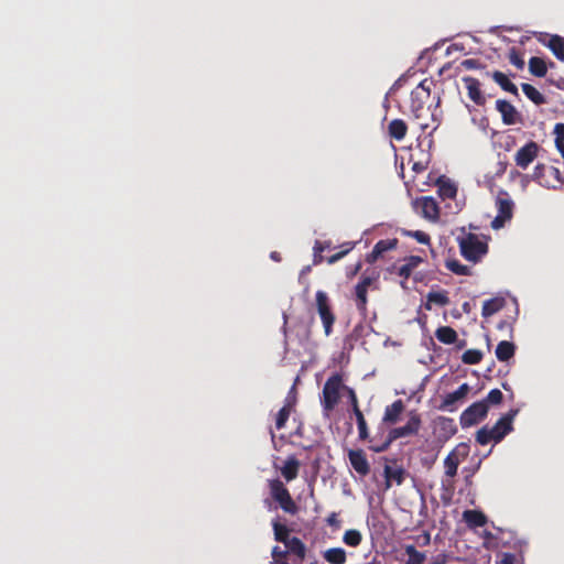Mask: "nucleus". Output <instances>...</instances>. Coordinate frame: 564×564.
Masks as SVG:
<instances>
[{"mask_svg":"<svg viewBox=\"0 0 564 564\" xmlns=\"http://www.w3.org/2000/svg\"><path fill=\"white\" fill-rule=\"evenodd\" d=\"M459 247L465 259L473 262L478 261L487 252V245L473 234L460 238Z\"/></svg>","mask_w":564,"mask_h":564,"instance_id":"obj_1","label":"nucleus"},{"mask_svg":"<svg viewBox=\"0 0 564 564\" xmlns=\"http://www.w3.org/2000/svg\"><path fill=\"white\" fill-rule=\"evenodd\" d=\"M316 308L322 319L325 335L329 336L332 333V326L335 322V316L330 311L329 299L324 291L316 292Z\"/></svg>","mask_w":564,"mask_h":564,"instance_id":"obj_2","label":"nucleus"},{"mask_svg":"<svg viewBox=\"0 0 564 564\" xmlns=\"http://www.w3.org/2000/svg\"><path fill=\"white\" fill-rule=\"evenodd\" d=\"M341 378L338 375L332 376L325 383L323 389V405L326 411H330L339 400V391L341 388Z\"/></svg>","mask_w":564,"mask_h":564,"instance_id":"obj_3","label":"nucleus"},{"mask_svg":"<svg viewBox=\"0 0 564 564\" xmlns=\"http://www.w3.org/2000/svg\"><path fill=\"white\" fill-rule=\"evenodd\" d=\"M269 486L272 497L279 502L280 507L285 512L295 513L296 506L284 485L280 480L274 479L270 481Z\"/></svg>","mask_w":564,"mask_h":564,"instance_id":"obj_4","label":"nucleus"},{"mask_svg":"<svg viewBox=\"0 0 564 564\" xmlns=\"http://www.w3.org/2000/svg\"><path fill=\"white\" fill-rule=\"evenodd\" d=\"M496 206L498 214L491 221V227L494 229H500L512 218L513 202L506 194L499 195L496 200Z\"/></svg>","mask_w":564,"mask_h":564,"instance_id":"obj_5","label":"nucleus"},{"mask_svg":"<svg viewBox=\"0 0 564 564\" xmlns=\"http://www.w3.org/2000/svg\"><path fill=\"white\" fill-rule=\"evenodd\" d=\"M421 425V420L419 415L415 413H411L410 417L404 426L395 427L390 431L388 442L380 448H377L376 451H383L386 449L389 444L400 437L410 436L413 434H416Z\"/></svg>","mask_w":564,"mask_h":564,"instance_id":"obj_6","label":"nucleus"},{"mask_svg":"<svg viewBox=\"0 0 564 564\" xmlns=\"http://www.w3.org/2000/svg\"><path fill=\"white\" fill-rule=\"evenodd\" d=\"M488 412L486 401H479L468 406L460 415V424L464 427H469L480 422Z\"/></svg>","mask_w":564,"mask_h":564,"instance_id":"obj_7","label":"nucleus"},{"mask_svg":"<svg viewBox=\"0 0 564 564\" xmlns=\"http://www.w3.org/2000/svg\"><path fill=\"white\" fill-rule=\"evenodd\" d=\"M517 414L518 410H511L502 417H500L492 427H490L494 434L495 443H499L507 434L513 430V420Z\"/></svg>","mask_w":564,"mask_h":564,"instance_id":"obj_8","label":"nucleus"},{"mask_svg":"<svg viewBox=\"0 0 564 564\" xmlns=\"http://www.w3.org/2000/svg\"><path fill=\"white\" fill-rule=\"evenodd\" d=\"M539 151L540 147L535 142H528L521 147L514 155L517 166L522 170L528 169V166L536 159Z\"/></svg>","mask_w":564,"mask_h":564,"instance_id":"obj_9","label":"nucleus"},{"mask_svg":"<svg viewBox=\"0 0 564 564\" xmlns=\"http://www.w3.org/2000/svg\"><path fill=\"white\" fill-rule=\"evenodd\" d=\"M415 210L424 218L435 221L438 218V206L432 197H421L414 202Z\"/></svg>","mask_w":564,"mask_h":564,"instance_id":"obj_10","label":"nucleus"},{"mask_svg":"<svg viewBox=\"0 0 564 564\" xmlns=\"http://www.w3.org/2000/svg\"><path fill=\"white\" fill-rule=\"evenodd\" d=\"M412 98V111L416 118L422 117L423 104L430 98V89L424 83H421L411 94Z\"/></svg>","mask_w":564,"mask_h":564,"instance_id":"obj_11","label":"nucleus"},{"mask_svg":"<svg viewBox=\"0 0 564 564\" xmlns=\"http://www.w3.org/2000/svg\"><path fill=\"white\" fill-rule=\"evenodd\" d=\"M496 108L501 113L502 121L506 124H516L519 122L520 116L510 102L506 100H497Z\"/></svg>","mask_w":564,"mask_h":564,"instance_id":"obj_12","label":"nucleus"},{"mask_svg":"<svg viewBox=\"0 0 564 564\" xmlns=\"http://www.w3.org/2000/svg\"><path fill=\"white\" fill-rule=\"evenodd\" d=\"M539 41L546 45L561 62H564L563 37L558 35H541Z\"/></svg>","mask_w":564,"mask_h":564,"instance_id":"obj_13","label":"nucleus"},{"mask_svg":"<svg viewBox=\"0 0 564 564\" xmlns=\"http://www.w3.org/2000/svg\"><path fill=\"white\" fill-rule=\"evenodd\" d=\"M348 457L350 465L358 474L365 476L369 473V464L362 451H349Z\"/></svg>","mask_w":564,"mask_h":564,"instance_id":"obj_14","label":"nucleus"},{"mask_svg":"<svg viewBox=\"0 0 564 564\" xmlns=\"http://www.w3.org/2000/svg\"><path fill=\"white\" fill-rule=\"evenodd\" d=\"M466 456V453L460 454L459 448L452 451L444 460V468L446 477L453 478L457 474L458 466Z\"/></svg>","mask_w":564,"mask_h":564,"instance_id":"obj_15","label":"nucleus"},{"mask_svg":"<svg viewBox=\"0 0 564 564\" xmlns=\"http://www.w3.org/2000/svg\"><path fill=\"white\" fill-rule=\"evenodd\" d=\"M397 243V239H386L378 241L375 245L372 251L367 256V261L370 263L376 262L386 251L394 249Z\"/></svg>","mask_w":564,"mask_h":564,"instance_id":"obj_16","label":"nucleus"},{"mask_svg":"<svg viewBox=\"0 0 564 564\" xmlns=\"http://www.w3.org/2000/svg\"><path fill=\"white\" fill-rule=\"evenodd\" d=\"M468 97L476 104V105H484L485 104V96L482 95L480 90V84L477 79L467 77L464 79Z\"/></svg>","mask_w":564,"mask_h":564,"instance_id":"obj_17","label":"nucleus"},{"mask_svg":"<svg viewBox=\"0 0 564 564\" xmlns=\"http://www.w3.org/2000/svg\"><path fill=\"white\" fill-rule=\"evenodd\" d=\"M384 490H388L392 484L401 485L404 479V470L400 467H391L387 465L384 467Z\"/></svg>","mask_w":564,"mask_h":564,"instance_id":"obj_18","label":"nucleus"},{"mask_svg":"<svg viewBox=\"0 0 564 564\" xmlns=\"http://www.w3.org/2000/svg\"><path fill=\"white\" fill-rule=\"evenodd\" d=\"M300 469V462L291 456L280 467V471L286 481H291L297 477Z\"/></svg>","mask_w":564,"mask_h":564,"instance_id":"obj_19","label":"nucleus"},{"mask_svg":"<svg viewBox=\"0 0 564 564\" xmlns=\"http://www.w3.org/2000/svg\"><path fill=\"white\" fill-rule=\"evenodd\" d=\"M547 172L551 176H553L556 182H558V175H560V171L555 167H549L547 170L545 169V166L543 164H538L535 167H534V171H533V174H532V177L535 180V181H539L541 185L543 186H546V187H555L554 184L550 183V182H544L542 178H543V174Z\"/></svg>","mask_w":564,"mask_h":564,"instance_id":"obj_20","label":"nucleus"},{"mask_svg":"<svg viewBox=\"0 0 564 564\" xmlns=\"http://www.w3.org/2000/svg\"><path fill=\"white\" fill-rule=\"evenodd\" d=\"M463 519L469 528H478L487 523V517L478 510H465Z\"/></svg>","mask_w":564,"mask_h":564,"instance_id":"obj_21","label":"nucleus"},{"mask_svg":"<svg viewBox=\"0 0 564 564\" xmlns=\"http://www.w3.org/2000/svg\"><path fill=\"white\" fill-rule=\"evenodd\" d=\"M404 405L401 400L394 401L391 405L387 406L383 421L390 424L398 422L401 413L403 412Z\"/></svg>","mask_w":564,"mask_h":564,"instance_id":"obj_22","label":"nucleus"},{"mask_svg":"<svg viewBox=\"0 0 564 564\" xmlns=\"http://www.w3.org/2000/svg\"><path fill=\"white\" fill-rule=\"evenodd\" d=\"M323 557L329 564H345L346 551L341 547H332L323 552Z\"/></svg>","mask_w":564,"mask_h":564,"instance_id":"obj_23","label":"nucleus"},{"mask_svg":"<svg viewBox=\"0 0 564 564\" xmlns=\"http://www.w3.org/2000/svg\"><path fill=\"white\" fill-rule=\"evenodd\" d=\"M514 355V345L511 341L502 340L497 345L496 357L499 361H508Z\"/></svg>","mask_w":564,"mask_h":564,"instance_id":"obj_24","label":"nucleus"},{"mask_svg":"<svg viewBox=\"0 0 564 564\" xmlns=\"http://www.w3.org/2000/svg\"><path fill=\"white\" fill-rule=\"evenodd\" d=\"M505 305L503 297H494L484 302L482 316L489 317L499 312Z\"/></svg>","mask_w":564,"mask_h":564,"instance_id":"obj_25","label":"nucleus"},{"mask_svg":"<svg viewBox=\"0 0 564 564\" xmlns=\"http://www.w3.org/2000/svg\"><path fill=\"white\" fill-rule=\"evenodd\" d=\"M448 296L447 293L444 291H433L430 292L426 296V304L425 307L427 310L432 308V304L438 305V306H445L448 304Z\"/></svg>","mask_w":564,"mask_h":564,"instance_id":"obj_26","label":"nucleus"},{"mask_svg":"<svg viewBox=\"0 0 564 564\" xmlns=\"http://www.w3.org/2000/svg\"><path fill=\"white\" fill-rule=\"evenodd\" d=\"M435 337L443 344H454L457 339V333L448 326H442L436 329Z\"/></svg>","mask_w":564,"mask_h":564,"instance_id":"obj_27","label":"nucleus"},{"mask_svg":"<svg viewBox=\"0 0 564 564\" xmlns=\"http://www.w3.org/2000/svg\"><path fill=\"white\" fill-rule=\"evenodd\" d=\"M469 391V386L467 383H463L457 390H455L452 393H448L444 399V404L446 406L452 405L456 403L457 401H460L464 399Z\"/></svg>","mask_w":564,"mask_h":564,"instance_id":"obj_28","label":"nucleus"},{"mask_svg":"<svg viewBox=\"0 0 564 564\" xmlns=\"http://www.w3.org/2000/svg\"><path fill=\"white\" fill-rule=\"evenodd\" d=\"M389 132L395 140H402L406 133V126L402 120H392L389 124Z\"/></svg>","mask_w":564,"mask_h":564,"instance_id":"obj_29","label":"nucleus"},{"mask_svg":"<svg viewBox=\"0 0 564 564\" xmlns=\"http://www.w3.org/2000/svg\"><path fill=\"white\" fill-rule=\"evenodd\" d=\"M529 69L533 75L543 77L546 74L547 67L542 58L531 57L529 61Z\"/></svg>","mask_w":564,"mask_h":564,"instance_id":"obj_30","label":"nucleus"},{"mask_svg":"<svg viewBox=\"0 0 564 564\" xmlns=\"http://www.w3.org/2000/svg\"><path fill=\"white\" fill-rule=\"evenodd\" d=\"M494 79L506 91H509V93H512V94H517V86L503 73L496 72L494 74Z\"/></svg>","mask_w":564,"mask_h":564,"instance_id":"obj_31","label":"nucleus"},{"mask_svg":"<svg viewBox=\"0 0 564 564\" xmlns=\"http://www.w3.org/2000/svg\"><path fill=\"white\" fill-rule=\"evenodd\" d=\"M522 90L524 95L535 105H541L545 101L544 96L536 88L529 84H523Z\"/></svg>","mask_w":564,"mask_h":564,"instance_id":"obj_32","label":"nucleus"},{"mask_svg":"<svg viewBox=\"0 0 564 564\" xmlns=\"http://www.w3.org/2000/svg\"><path fill=\"white\" fill-rule=\"evenodd\" d=\"M362 535L358 530L350 529L344 533L343 541L348 546L356 547L360 544Z\"/></svg>","mask_w":564,"mask_h":564,"instance_id":"obj_33","label":"nucleus"},{"mask_svg":"<svg viewBox=\"0 0 564 564\" xmlns=\"http://www.w3.org/2000/svg\"><path fill=\"white\" fill-rule=\"evenodd\" d=\"M405 552L409 555L405 564H422L425 561V554L419 552L413 545H408Z\"/></svg>","mask_w":564,"mask_h":564,"instance_id":"obj_34","label":"nucleus"},{"mask_svg":"<svg viewBox=\"0 0 564 564\" xmlns=\"http://www.w3.org/2000/svg\"><path fill=\"white\" fill-rule=\"evenodd\" d=\"M284 544H285L288 551L295 553L301 558L304 557L305 547L299 539L292 538V539L288 540Z\"/></svg>","mask_w":564,"mask_h":564,"instance_id":"obj_35","label":"nucleus"},{"mask_svg":"<svg viewBox=\"0 0 564 564\" xmlns=\"http://www.w3.org/2000/svg\"><path fill=\"white\" fill-rule=\"evenodd\" d=\"M273 531H274V538L279 542L285 543L289 539V530L285 525L281 524L276 520L273 521Z\"/></svg>","mask_w":564,"mask_h":564,"instance_id":"obj_36","label":"nucleus"},{"mask_svg":"<svg viewBox=\"0 0 564 564\" xmlns=\"http://www.w3.org/2000/svg\"><path fill=\"white\" fill-rule=\"evenodd\" d=\"M482 358V352L477 349H468L463 354L462 360L467 365H476Z\"/></svg>","mask_w":564,"mask_h":564,"instance_id":"obj_37","label":"nucleus"},{"mask_svg":"<svg viewBox=\"0 0 564 564\" xmlns=\"http://www.w3.org/2000/svg\"><path fill=\"white\" fill-rule=\"evenodd\" d=\"M354 247H355V243L350 242V241L343 243L341 245L343 250L337 252V253H335V254H333L332 257H329L327 259V262L329 264H333V263L337 262L343 257H345L349 251H351L354 249Z\"/></svg>","mask_w":564,"mask_h":564,"instance_id":"obj_38","label":"nucleus"},{"mask_svg":"<svg viewBox=\"0 0 564 564\" xmlns=\"http://www.w3.org/2000/svg\"><path fill=\"white\" fill-rule=\"evenodd\" d=\"M476 441L481 445H486L491 441L494 442V434L490 427L485 426L480 429L476 434Z\"/></svg>","mask_w":564,"mask_h":564,"instance_id":"obj_39","label":"nucleus"},{"mask_svg":"<svg viewBox=\"0 0 564 564\" xmlns=\"http://www.w3.org/2000/svg\"><path fill=\"white\" fill-rule=\"evenodd\" d=\"M446 268L448 270H451L452 272L456 273V274H460V275H466L468 274L469 272V269L468 267L459 263L458 261L456 260H448L446 262Z\"/></svg>","mask_w":564,"mask_h":564,"instance_id":"obj_40","label":"nucleus"},{"mask_svg":"<svg viewBox=\"0 0 564 564\" xmlns=\"http://www.w3.org/2000/svg\"><path fill=\"white\" fill-rule=\"evenodd\" d=\"M555 133V144L558 152L562 154V150L564 151V124L557 123L554 128Z\"/></svg>","mask_w":564,"mask_h":564,"instance_id":"obj_41","label":"nucleus"},{"mask_svg":"<svg viewBox=\"0 0 564 564\" xmlns=\"http://www.w3.org/2000/svg\"><path fill=\"white\" fill-rule=\"evenodd\" d=\"M367 292H368V289L365 288L364 284H357L356 285V296H357V301H358V307L364 310L366 307V304H367Z\"/></svg>","mask_w":564,"mask_h":564,"instance_id":"obj_42","label":"nucleus"},{"mask_svg":"<svg viewBox=\"0 0 564 564\" xmlns=\"http://www.w3.org/2000/svg\"><path fill=\"white\" fill-rule=\"evenodd\" d=\"M440 194L445 198H453L456 195V186L449 182H441Z\"/></svg>","mask_w":564,"mask_h":564,"instance_id":"obj_43","label":"nucleus"},{"mask_svg":"<svg viewBox=\"0 0 564 564\" xmlns=\"http://www.w3.org/2000/svg\"><path fill=\"white\" fill-rule=\"evenodd\" d=\"M354 413L357 419L359 435L361 438H366L367 437V426H366L365 417H364L361 411L359 410V408H356Z\"/></svg>","mask_w":564,"mask_h":564,"instance_id":"obj_44","label":"nucleus"},{"mask_svg":"<svg viewBox=\"0 0 564 564\" xmlns=\"http://www.w3.org/2000/svg\"><path fill=\"white\" fill-rule=\"evenodd\" d=\"M290 413H291V410L288 409V406H283L279 413H278V416H276V421H275V426L276 429H282L285 424V422L288 421L289 416H290Z\"/></svg>","mask_w":564,"mask_h":564,"instance_id":"obj_45","label":"nucleus"},{"mask_svg":"<svg viewBox=\"0 0 564 564\" xmlns=\"http://www.w3.org/2000/svg\"><path fill=\"white\" fill-rule=\"evenodd\" d=\"M502 401V392L498 389L491 390L486 399V403L499 404Z\"/></svg>","mask_w":564,"mask_h":564,"instance_id":"obj_46","label":"nucleus"},{"mask_svg":"<svg viewBox=\"0 0 564 564\" xmlns=\"http://www.w3.org/2000/svg\"><path fill=\"white\" fill-rule=\"evenodd\" d=\"M409 236L413 237L414 239H416V241H419L420 243H429L430 242V237L427 234L423 232V231H411V232H408Z\"/></svg>","mask_w":564,"mask_h":564,"instance_id":"obj_47","label":"nucleus"},{"mask_svg":"<svg viewBox=\"0 0 564 564\" xmlns=\"http://www.w3.org/2000/svg\"><path fill=\"white\" fill-rule=\"evenodd\" d=\"M295 401H296V397H295V393H294V387L291 389L289 395L286 397L285 399V404L284 406H288V409L292 410L293 405L295 404Z\"/></svg>","mask_w":564,"mask_h":564,"instance_id":"obj_48","label":"nucleus"},{"mask_svg":"<svg viewBox=\"0 0 564 564\" xmlns=\"http://www.w3.org/2000/svg\"><path fill=\"white\" fill-rule=\"evenodd\" d=\"M415 265V263L411 264H404L399 269V274L408 278L411 274L412 268Z\"/></svg>","mask_w":564,"mask_h":564,"instance_id":"obj_49","label":"nucleus"},{"mask_svg":"<svg viewBox=\"0 0 564 564\" xmlns=\"http://www.w3.org/2000/svg\"><path fill=\"white\" fill-rule=\"evenodd\" d=\"M378 279V276H365L361 279V281L359 282V284H364L365 288L369 289V286L376 282V280Z\"/></svg>","mask_w":564,"mask_h":564,"instance_id":"obj_50","label":"nucleus"},{"mask_svg":"<svg viewBox=\"0 0 564 564\" xmlns=\"http://www.w3.org/2000/svg\"><path fill=\"white\" fill-rule=\"evenodd\" d=\"M516 557L512 554H503L501 564H514Z\"/></svg>","mask_w":564,"mask_h":564,"instance_id":"obj_51","label":"nucleus"},{"mask_svg":"<svg viewBox=\"0 0 564 564\" xmlns=\"http://www.w3.org/2000/svg\"><path fill=\"white\" fill-rule=\"evenodd\" d=\"M285 553V551H282L279 546H274L272 550V557L274 558V562L279 561L278 558L282 556Z\"/></svg>","mask_w":564,"mask_h":564,"instance_id":"obj_52","label":"nucleus"},{"mask_svg":"<svg viewBox=\"0 0 564 564\" xmlns=\"http://www.w3.org/2000/svg\"><path fill=\"white\" fill-rule=\"evenodd\" d=\"M326 248H327V246L324 242L316 241L314 245V252L322 253Z\"/></svg>","mask_w":564,"mask_h":564,"instance_id":"obj_53","label":"nucleus"},{"mask_svg":"<svg viewBox=\"0 0 564 564\" xmlns=\"http://www.w3.org/2000/svg\"><path fill=\"white\" fill-rule=\"evenodd\" d=\"M349 398H350V401H351L352 408H354V410H355L356 408H358V404H357V398H356V394H355L354 390H351V389L349 390Z\"/></svg>","mask_w":564,"mask_h":564,"instance_id":"obj_54","label":"nucleus"},{"mask_svg":"<svg viewBox=\"0 0 564 564\" xmlns=\"http://www.w3.org/2000/svg\"><path fill=\"white\" fill-rule=\"evenodd\" d=\"M511 63L516 65L517 67L521 68L523 67V61L519 59L517 56H511Z\"/></svg>","mask_w":564,"mask_h":564,"instance_id":"obj_55","label":"nucleus"},{"mask_svg":"<svg viewBox=\"0 0 564 564\" xmlns=\"http://www.w3.org/2000/svg\"><path fill=\"white\" fill-rule=\"evenodd\" d=\"M327 523L329 525H336L337 524V516L336 513H332L328 518H327Z\"/></svg>","mask_w":564,"mask_h":564,"instance_id":"obj_56","label":"nucleus"},{"mask_svg":"<svg viewBox=\"0 0 564 564\" xmlns=\"http://www.w3.org/2000/svg\"><path fill=\"white\" fill-rule=\"evenodd\" d=\"M322 260H323L322 253H319V252H318V253H315V252H314V264H318V263H321V262H322Z\"/></svg>","mask_w":564,"mask_h":564,"instance_id":"obj_57","label":"nucleus"},{"mask_svg":"<svg viewBox=\"0 0 564 564\" xmlns=\"http://www.w3.org/2000/svg\"><path fill=\"white\" fill-rule=\"evenodd\" d=\"M431 564H445V557H437Z\"/></svg>","mask_w":564,"mask_h":564,"instance_id":"obj_58","label":"nucleus"},{"mask_svg":"<svg viewBox=\"0 0 564 564\" xmlns=\"http://www.w3.org/2000/svg\"><path fill=\"white\" fill-rule=\"evenodd\" d=\"M271 258H272L273 260H275V261H279V260H280V257H279L278 252H272V253H271Z\"/></svg>","mask_w":564,"mask_h":564,"instance_id":"obj_59","label":"nucleus"},{"mask_svg":"<svg viewBox=\"0 0 564 564\" xmlns=\"http://www.w3.org/2000/svg\"><path fill=\"white\" fill-rule=\"evenodd\" d=\"M484 536H485L486 539H489V538H491V533H489V532H485V533H484Z\"/></svg>","mask_w":564,"mask_h":564,"instance_id":"obj_60","label":"nucleus"},{"mask_svg":"<svg viewBox=\"0 0 564 564\" xmlns=\"http://www.w3.org/2000/svg\"><path fill=\"white\" fill-rule=\"evenodd\" d=\"M308 271H310V267H306L302 272H303V273H306V272H308Z\"/></svg>","mask_w":564,"mask_h":564,"instance_id":"obj_61","label":"nucleus"},{"mask_svg":"<svg viewBox=\"0 0 564 564\" xmlns=\"http://www.w3.org/2000/svg\"><path fill=\"white\" fill-rule=\"evenodd\" d=\"M276 564H288V563L276 561Z\"/></svg>","mask_w":564,"mask_h":564,"instance_id":"obj_62","label":"nucleus"}]
</instances>
